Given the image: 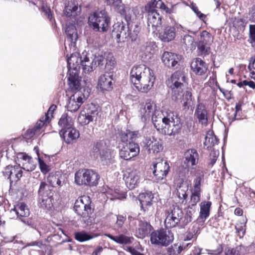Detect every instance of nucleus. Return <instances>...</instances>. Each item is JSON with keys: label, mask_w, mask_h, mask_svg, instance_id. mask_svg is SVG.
Masks as SVG:
<instances>
[{"label": "nucleus", "mask_w": 255, "mask_h": 255, "mask_svg": "<svg viewBox=\"0 0 255 255\" xmlns=\"http://www.w3.org/2000/svg\"><path fill=\"white\" fill-rule=\"evenodd\" d=\"M186 73L183 71L174 72L167 81V85L171 90L172 99L175 101L182 103L184 109H192L194 99L191 92L186 89L184 84L186 82Z\"/></svg>", "instance_id": "f257e3e1"}, {"label": "nucleus", "mask_w": 255, "mask_h": 255, "mask_svg": "<svg viewBox=\"0 0 255 255\" xmlns=\"http://www.w3.org/2000/svg\"><path fill=\"white\" fill-rule=\"evenodd\" d=\"M152 121L159 132L168 135L177 133L182 126L179 118L171 112H162L159 110L153 116Z\"/></svg>", "instance_id": "f03ea898"}, {"label": "nucleus", "mask_w": 255, "mask_h": 255, "mask_svg": "<svg viewBox=\"0 0 255 255\" xmlns=\"http://www.w3.org/2000/svg\"><path fill=\"white\" fill-rule=\"evenodd\" d=\"M130 79L138 91L147 93L153 87L155 77L149 68L145 65H139L131 69Z\"/></svg>", "instance_id": "7ed1b4c3"}, {"label": "nucleus", "mask_w": 255, "mask_h": 255, "mask_svg": "<svg viewBox=\"0 0 255 255\" xmlns=\"http://www.w3.org/2000/svg\"><path fill=\"white\" fill-rule=\"evenodd\" d=\"M82 54L79 53H72L71 56L67 58L69 76L68 80L69 84L72 89L77 90L80 87L84 86L83 83H86L88 87L91 85L89 82L87 83L85 80L80 81L79 77V71L80 68Z\"/></svg>", "instance_id": "20e7f679"}, {"label": "nucleus", "mask_w": 255, "mask_h": 255, "mask_svg": "<svg viewBox=\"0 0 255 255\" xmlns=\"http://www.w3.org/2000/svg\"><path fill=\"white\" fill-rule=\"evenodd\" d=\"M91 200L89 196H83L76 200L74 204L75 212L82 218V221L86 226L94 223V218L91 216L93 212Z\"/></svg>", "instance_id": "39448f33"}, {"label": "nucleus", "mask_w": 255, "mask_h": 255, "mask_svg": "<svg viewBox=\"0 0 255 255\" xmlns=\"http://www.w3.org/2000/svg\"><path fill=\"white\" fill-rule=\"evenodd\" d=\"M89 22L94 30L105 32L109 29L110 20L106 11L101 10L91 14L89 17Z\"/></svg>", "instance_id": "423d86ee"}, {"label": "nucleus", "mask_w": 255, "mask_h": 255, "mask_svg": "<svg viewBox=\"0 0 255 255\" xmlns=\"http://www.w3.org/2000/svg\"><path fill=\"white\" fill-rule=\"evenodd\" d=\"M99 179V175L93 170L81 169L75 174V182L78 185L96 186Z\"/></svg>", "instance_id": "0eeeda50"}, {"label": "nucleus", "mask_w": 255, "mask_h": 255, "mask_svg": "<svg viewBox=\"0 0 255 255\" xmlns=\"http://www.w3.org/2000/svg\"><path fill=\"white\" fill-rule=\"evenodd\" d=\"M38 195L40 206L43 208L50 209L53 206V193L50 186L45 182H41Z\"/></svg>", "instance_id": "6e6552de"}, {"label": "nucleus", "mask_w": 255, "mask_h": 255, "mask_svg": "<svg viewBox=\"0 0 255 255\" xmlns=\"http://www.w3.org/2000/svg\"><path fill=\"white\" fill-rule=\"evenodd\" d=\"M173 239V234L169 230H160L152 232L150 235L151 244L158 246H167Z\"/></svg>", "instance_id": "1a4fd4ad"}, {"label": "nucleus", "mask_w": 255, "mask_h": 255, "mask_svg": "<svg viewBox=\"0 0 255 255\" xmlns=\"http://www.w3.org/2000/svg\"><path fill=\"white\" fill-rule=\"evenodd\" d=\"M182 210L177 206H173L167 212V216L164 221L166 228H170L175 227L183 217Z\"/></svg>", "instance_id": "9d476101"}, {"label": "nucleus", "mask_w": 255, "mask_h": 255, "mask_svg": "<svg viewBox=\"0 0 255 255\" xmlns=\"http://www.w3.org/2000/svg\"><path fill=\"white\" fill-rule=\"evenodd\" d=\"M156 103L151 99H147L144 104L141 105L139 109V115L142 121H146L155 115L156 112H159Z\"/></svg>", "instance_id": "9b49d317"}, {"label": "nucleus", "mask_w": 255, "mask_h": 255, "mask_svg": "<svg viewBox=\"0 0 255 255\" xmlns=\"http://www.w3.org/2000/svg\"><path fill=\"white\" fill-rule=\"evenodd\" d=\"M139 153L138 144L133 142H129L124 145L119 150L120 157L126 160L136 156Z\"/></svg>", "instance_id": "f8f14e48"}, {"label": "nucleus", "mask_w": 255, "mask_h": 255, "mask_svg": "<svg viewBox=\"0 0 255 255\" xmlns=\"http://www.w3.org/2000/svg\"><path fill=\"white\" fill-rule=\"evenodd\" d=\"M108 4L110 5L121 14L125 15L127 21L130 20L132 17V13L135 15V9H131L129 7L126 6L122 3V0H106Z\"/></svg>", "instance_id": "ddd939ff"}, {"label": "nucleus", "mask_w": 255, "mask_h": 255, "mask_svg": "<svg viewBox=\"0 0 255 255\" xmlns=\"http://www.w3.org/2000/svg\"><path fill=\"white\" fill-rule=\"evenodd\" d=\"M154 175L157 180H160L164 179L168 172L169 166L166 161L162 159H156L153 162Z\"/></svg>", "instance_id": "4468645a"}, {"label": "nucleus", "mask_w": 255, "mask_h": 255, "mask_svg": "<svg viewBox=\"0 0 255 255\" xmlns=\"http://www.w3.org/2000/svg\"><path fill=\"white\" fill-rule=\"evenodd\" d=\"M128 188L132 189L136 187L142 180L140 172L136 169H128L125 174Z\"/></svg>", "instance_id": "2eb2a0df"}, {"label": "nucleus", "mask_w": 255, "mask_h": 255, "mask_svg": "<svg viewBox=\"0 0 255 255\" xmlns=\"http://www.w3.org/2000/svg\"><path fill=\"white\" fill-rule=\"evenodd\" d=\"M86 97L80 92H76L72 95L67 105V109L71 112L77 111L86 100Z\"/></svg>", "instance_id": "dca6fc26"}, {"label": "nucleus", "mask_w": 255, "mask_h": 255, "mask_svg": "<svg viewBox=\"0 0 255 255\" xmlns=\"http://www.w3.org/2000/svg\"><path fill=\"white\" fill-rule=\"evenodd\" d=\"M113 35L117 39V42H124L129 36L128 28L123 22H118L113 26Z\"/></svg>", "instance_id": "f3484780"}, {"label": "nucleus", "mask_w": 255, "mask_h": 255, "mask_svg": "<svg viewBox=\"0 0 255 255\" xmlns=\"http://www.w3.org/2000/svg\"><path fill=\"white\" fill-rule=\"evenodd\" d=\"M22 174V168L20 164L18 165H8L3 171V175L11 182H16L20 179Z\"/></svg>", "instance_id": "a211bd4d"}, {"label": "nucleus", "mask_w": 255, "mask_h": 255, "mask_svg": "<svg viewBox=\"0 0 255 255\" xmlns=\"http://www.w3.org/2000/svg\"><path fill=\"white\" fill-rule=\"evenodd\" d=\"M144 144V147L150 153H158L161 151L163 148L161 140L154 137L145 138Z\"/></svg>", "instance_id": "6ab92c4d"}, {"label": "nucleus", "mask_w": 255, "mask_h": 255, "mask_svg": "<svg viewBox=\"0 0 255 255\" xmlns=\"http://www.w3.org/2000/svg\"><path fill=\"white\" fill-rule=\"evenodd\" d=\"M59 133L67 144L75 142L80 136L79 131L73 127L64 130H61Z\"/></svg>", "instance_id": "aec40b11"}, {"label": "nucleus", "mask_w": 255, "mask_h": 255, "mask_svg": "<svg viewBox=\"0 0 255 255\" xmlns=\"http://www.w3.org/2000/svg\"><path fill=\"white\" fill-rule=\"evenodd\" d=\"M98 86L102 91H109L113 89V78L110 73L101 75L99 79Z\"/></svg>", "instance_id": "412c9836"}, {"label": "nucleus", "mask_w": 255, "mask_h": 255, "mask_svg": "<svg viewBox=\"0 0 255 255\" xmlns=\"http://www.w3.org/2000/svg\"><path fill=\"white\" fill-rule=\"evenodd\" d=\"M17 158L19 161L20 164L22 165V169L27 171H31L35 169L36 164L33 161L31 157L25 153H19L17 155Z\"/></svg>", "instance_id": "4be33fe9"}, {"label": "nucleus", "mask_w": 255, "mask_h": 255, "mask_svg": "<svg viewBox=\"0 0 255 255\" xmlns=\"http://www.w3.org/2000/svg\"><path fill=\"white\" fill-rule=\"evenodd\" d=\"M191 68L196 75L201 76L206 73L208 66L202 59L197 58L191 62Z\"/></svg>", "instance_id": "5701e85b"}, {"label": "nucleus", "mask_w": 255, "mask_h": 255, "mask_svg": "<svg viewBox=\"0 0 255 255\" xmlns=\"http://www.w3.org/2000/svg\"><path fill=\"white\" fill-rule=\"evenodd\" d=\"M80 10L76 0H69L65 4L64 12L68 17L75 16L80 13Z\"/></svg>", "instance_id": "b1692460"}, {"label": "nucleus", "mask_w": 255, "mask_h": 255, "mask_svg": "<svg viewBox=\"0 0 255 255\" xmlns=\"http://www.w3.org/2000/svg\"><path fill=\"white\" fill-rule=\"evenodd\" d=\"M90 54L87 52L84 51L82 53V58L81 59L80 67H82L83 71L85 73H89L93 71L94 64L93 59L90 58Z\"/></svg>", "instance_id": "393cba45"}, {"label": "nucleus", "mask_w": 255, "mask_h": 255, "mask_svg": "<svg viewBox=\"0 0 255 255\" xmlns=\"http://www.w3.org/2000/svg\"><path fill=\"white\" fill-rule=\"evenodd\" d=\"M153 195L151 192L142 193L139 195L141 207L144 212L148 211L151 208Z\"/></svg>", "instance_id": "a878e982"}, {"label": "nucleus", "mask_w": 255, "mask_h": 255, "mask_svg": "<svg viewBox=\"0 0 255 255\" xmlns=\"http://www.w3.org/2000/svg\"><path fill=\"white\" fill-rule=\"evenodd\" d=\"M162 62L168 67H174L179 60L177 55L169 52H164L161 57Z\"/></svg>", "instance_id": "bb28decb"}, {"label": "nucleus", "mask_w": 255, "mask_h": 255, "mask_svg": "<svg viewBox=\"0 0 255 255\" xmlns=\"http://www.w3.org/2000/svg\"><path fill=\"white\" fill-rule=\"evenodd\" d=\"M148 26H151L153 30L155 29L161 24V17L156 10H148Z\"/></svg>", "instance_id": "cd10ccee"}, {"label": "nucleus", "mask_w": 255, "mask_h": 255, "mask_svg": "<svg viewBox=\"0 0 255 255\" xmlns=\"http://www.w3.org/2000/svg\"><path fill=\"white\" fill-rule=\"evenodd\" d=\"M184 159V163L186 164L187 166H194L198 163L199 155L196 150L190 149L185 152Z\"/></svg>", "instance_id": "c85d7f7f"}, {"label": "nucleus", "mask_w": 255, "mask_h": 255, "mask_svg": "<svg viewBox=\"0 0 255 255\" xmlns=\"http://www.w3.org/2000/svg\"><path fill=\"white\" fill-rule=\"evenodd\" d=\"M195 115L197 117L199 122L204 126H206L208 123L207 111L205 106L203 104H198L195 111Z\"/></svg>", "instance_id": "c756f323"}, {"label": "nucleus", "mask_w": 255, "mask_h": 255, "mask_svg": "<svg viewBox=\"0 0 255 255\" xmlns=\"http://www.w3.org/2000/svg\"><path fill=\"white\" fill-rule=\"evenodd\" d=\"M175 28L173 26H166L163 31L160 33L159 37L164 42H169L175 37Z\"/></svg>", "instance_id": "7c9ffc66"}, {"label": "nucleus", "mask_w": 255, "mask_h": 255, "mask_svg": "<svg viewBox=\"0 0 255 255\" xmlns=\"http://www.w3.org/2000/svg\"><path fill=\"white\" fill-rule=\"evenodd\" d=\"M106 236L116 243L122 245L130 244L133 240L132 237H128L122 234L116 236L111 234H106Z\"/></svg>", "instance_id": "2f4dec72"}, {"label": "nucleus", "mask_w": 255, "mask_h": 255, "mask_svg": "<svg viewBox=\"0 0 255 255\" xmlns=\"http://www.w3.org/2000/svg\"><path fill=\"white\" fill-rule=\"evenodd\" d=\"M10 212H14L18 218L28 217L30 214L29 209L23 203L17 204L13 209L11 210Z\"/></svg>", "instance_id": "473e14b6"}, {"label": "nucleus", "mask_w": 255, "mask_h": 255, "mask_svg": "<svg viewBox=\"0 0 255 255\" xmlns=\"http://www.w3.org/2000/svg\"><path fill=\"white\" fill-rule=\"evenodd\" d=\"M139 227L136 231V236L139 238L145 237L150 230L151 226L146 222L138 221Z\"/></svg>", "instance_id": "72a5a7b5"}, {"label": "nucleus", "mask_w": 255, "mask_h": 255, "mask_svg": "<svg viewBox=\"0 0 255 255\" xmlns=\"http://www.w3.org/2000/svg\"><path fill=\"white\" fill-rule=\"evenodd\" d=\"M218 143V139L213 131H208L205 138V141L204 142V145L206 146L207 148H209L213 147L217 144Z\"/></svg>", "instance_id": "f704fd0d"}, {"label": "nucleus", "mask_w": 255, "mask_h": 255, "mask_svg": "<svg viewBox=\"0 0 255 255\" xmlns=\"http://www.w3.org/2000/svg\"><path fill=\"white\" fill-rule=\"evenodd\" d=\"M58 125L61 128V130H64L73 127V122L72 118L67 114H63L60 119Z\"/></svg>", "instance_id": "c9c22d12"}, {"label": "nucleus", "mask_w": 255, "mask_h": 255, "mask_svg": "<svg viewBox=\"0 0 255 255\" xmlns=\"http://www.w3.org/2000/svg\"><path fill=\"white\" fill-rule=\"evenodd\" d=\"M211 205V202H202L200 204V211L199 218L204 219V220L209 216L210 208Z\"/></svg>", "instance_id": "e433bc0d"}, {"label": "nucleus", "mask_w": 255, "mask_h": 255, "mask_svg": "<svg viewBox=\"0 0 255 255\" xmlns=\"http://www.w3.org/2000/svg\"><path fill=\"white\" fill-rule=\"evenodd\" d=\"M176 190L178 197L180 200H182L183 202L187 197V192L188 190V185L185 183H181L177 186Z\"/></svg>", "instance_id": "4c0bfd02"}, {"label": "nucleus", "mask_w": 255, "mask_h": 255, "mask_svg": "<svg viewBox=\"0 0 255 255\" xmlns=\"http://www.w3.org/2000/svg\"><path fill=\"white\" fill-rule=\"evenodd\" d=\"M66 32L68 40L71 42L75 43L78 38V34L75 26L73 25L68 26L66 29Z\"/></svg>", "instance_id": "58836bf2"}, {"label": "nucleus", "mask_w": 255, "mask_h": 255, "mask_svg": "<svg viewBox=\"0 0 255 255\" xmlns=\"http://www.w3.org/2000/svg\"><path fill=\"white\" fill-rule=\"evenodd\" d=\"M99 107L91 104L88 106L87 113L90 116L92 121H96L98 119L99 114Z\"/></svg>", "instance_id": "ea45409f"}, {"label": "nucleus", "mask_w": 255, "mask_h": 255, "mask_svg": "<svg viewBox=\"0 0 255 255\" xmlns=\"http://www.w3.org/2000/svg\"><path fill=\"white\" fill-rule=\"evenodd\" d=\"M90 116L85 111H81L78 118V122L82 125H87L90 122H93L90 118Z\"/></svg>", "instance_id": "a19ab883"}, {"label": "nucleus", "mask_w": 255, "mask_h": 255, "mask_svg": "<svg viewBox=\"0 0 255 255\" xmlns=\"http://www.w3.org/2000/svg\"><path fill=\"white\" fill-rule=\"evenodd\" d=\"M114 156L109 150H102L100 153V158L103 164H108L112 162Z\"/></svg>", "instance_id": "79ce46f5"}, {"label": "nucleus", "mask_w": 255, "mask_h": 255, "mask_svg": "<svg viewBox=\"0 0 255 255\" xmlns=\"http://www.w3.org/2000/svg\"><path fill=\"white\" fill-rule=\"evenodd\" d=\"M212 41L213 38L209 32L206 31H203L201 33L199 42L208 45L212 42Z\"/></svg>", "instance_id": "37998d69"}, {"label": "nucleus", "mask_w": 255, "mask_h": 255, "mask_svg": "<svg viewBox=\"0 0 255 255\" xmlns=\"http://www.w3.org/2000/svg\"><path fill=\"white\" fill-rule=\"evenodd\" d=\"M197 172L199 173V175L196 177L193 182V191L195 192V193L201 192V180L203 176L202 171L198 170Z\"/></svg>", "instance_id": "c03bdc74"}, {"label": "nucleus", "mask_w": 255, "mask_h": 255, "mask_svg": "<svg viewBox=\"0 0 255 255\" xmlns=\"http://www.w3.org/2000/svg\"><path fill=\"white\" fill-rule=\"evenodd\" d=\"M76 240L79 242H84L93 238V236L88 234L84 231L77 232L75 234Z\"/></svg>", "instance_id": "a18cd8bd"}, {"label": "nucleus", "mask_w": 255, "mask_h": 255, "mask_svg": "<svg viewBox=\"0 0 255 255\" xmlns=\"http://www.w3.org/2000/svg\"><path fill=\"white\" fill-rule=\"evenodd\" d=\"M102 144L100 142L96 143L91 152V155L95 158H97L100 153H102L101 150L102 149Z\"/></svg>", "instance_id": "49530a36"}, {"label": "nucleus", "mask_w": 255, "mask_h": 255, "mask_svg": "<svg viewBox=\"0 0 255 255\" xmlns=\"http://www.w3.org/2000/svg\"><path fill=\"white\" fill-rule=\"evenodd\" d=\"M200 192L195 193V192L193 191L192 193L190 201L189 202V206H194L196 205V204L200 201Z\"/></svg>", "instance_id": "de8ad7c7"}, {"label": "nucleus", "mask_w": 255, "mask_h": 255, "mask_svg": "<svg viewBox=\"0 0 255 255\" xmlns=\"http://www.w3.org/2000/svg\"><path fill=\"white\" fill-rule=\"evenodd\" d=\"M242 248L240 246L236 247L235 248H228L226 249V255H241V251Z\"/></svg>", "instance_id": "09e8293b"}, {"label": "nucleus", "mask_w": 255, "mask_h": 255, "mask_svg": "<svg viewBox=\"0 0 255 255\" xmlns=\"http://www.w3.org/2000/svg\"><path fill=\"white\" fill-rule=\"evenodd\" d=\"M44 117H42L37 122L35 127L33 128L34 134H37L38 131L41 129V128L49 121L47 120H44Z\"/></svg>", "instance_id": "8fccbe9b"}, {"label": "nucleus", "mask_w": 255, "mask_h": 255, "mask_svg": "<svg viewBox=\"0 0 255 255\" xmlns=\"http://www.w3.org/2000/svg\"><path fill=\"white\" fill-rule=\"evenodd\" d=\"M245 227V224H237L235 227L236 232L240 238H243L245 235L246 232Z\"/></svg>", "instance_id": "3c124183"}, {"label": "nucleus", "mask_w": 255, "mask_h": 255, "mask_svg": "<svg viewBox=\"0 0 255 255\" xmlns=\"http://www.w3.org/2000/svg\"><path fill=\"white\" fill-rule=\"evenodd\" d=\"M115 63L116 62L114 57L111 54H109L107 57L106 68L110 70L114 66Z\"/></svg>", "instance_id": "603ef678"}, {"label": "nucleus", "mask_w": 255, "mask_h": 255, "mask_svg": "<svg viewBox=\"0 0 255 255\" xmlns=\"http://www.w3.org/2000/svg\"><path fill=\"white\" fill-rule=\"evenodd\" d=\"M57 106L55 105H51L48 109L47 113L45 114V116H43L44 120H47L48 121L53 117V114L54 111L56 109Z\"/></svg>", "instance_id": "864d4df0"}, {"label": "nucleus", "mask_w": 255, "mask_h": 255, "mask_svg": "<svg viewBox=\"0 0 255 255\" xmlns=\"http://www.w3.org/2000/svg\"><path fill=\"white\" fill-rule=\"evenodd\" d=\"M194 41L193 37L189 35H185L182 39V43L186 46H192Z\"/></svg>", "instance_id": "5fc2aeb1"}, {"label": "nucleus", "mask_w": 255, "mask_h": 255, "mask_svg": "<svg viewBox=\"0 0 255 255\" xmlns=\"http://www.w3.org/2000/svg\"><path fill=\"white\" fill-rule=\"evenodd\" d=\"M233 25L238 29H241L245 26V23L242 18L235 17L233 21Z\"/></svg>", "instance_id": "6e6d98bb"}, {"label": "nucleus", "mask_w": 255, "mask_h": 255, "mask_svg": "<svg viewBox=\"0 0 255 255\" xmlns=\"http://www.w3.org/2000/svg\"><path fill=\"white\" fill-rule=\"evenodd\" d=\"M126 220V217L123 215H119L117 216V221L115 224V227L118 229L121 228Z\"/></svg>", "instance_id": "4d7b16f0"}, {"label": "nucleus", "mask_w": 255, "mask_h": 255, "mask_svg": "<svg viewBox=\"0 0 255 255\" xmlns=\"http://www.w3.org/2000/svg\"><path fill=\"white\" fill-rule=\"evenodd\" d=\"M38 162L41 171L46 174L50 170L49 167L40 158L38 157Z\"/></svg>", "instance_id": "13d9d810"}, {"label": "nucleus", "mask_w": 255, "mask_h": 255, "mask_svg": "<svg viewBox=\"0 0 255 255\" xmlns=\"http://www.w3.org/2000/svg\"><path fill=\"white\" fill-rule=\"evenodd\" d=\"M207 44L198 42L197 48L201 52V54H208L209 53V48L207 47Z\"/></svg>", "instance_id": "bf43d9fd"}, {"label": "nucleus", "mask_w": 255, "mask_h": 255, "mask_svg": "<svg viewBox=\"0 0 255 255\" xmlns=\"http://www.w3.org/2000/svg\"><path fill=\"white\" fill-rule=\"evenodd\" d=\"M161 0H151L147 6H146V8L147 9L148 7V10H156L155 8L159 6V2H161Z\"/></svg>", "instance_id": "052dcab7"}, {"label": "nucleus", "mask_w": 255, "mask_h": 255, "mask_svg": "<svg viewBox=\"0 0 255 255\" xmlns=\"http://www.w3.org/2000/svg\"><path fill=\"white\" fill-rule=\"evenodd\" d=\"M249 39L252 42L255 41V24L249 25Z\"/></svg>", "instance_id": "680f3d73"}, {"label": "nucleus", "mask_w": 255, "mask_h": 255, "mask_svg": "<svg viewBox=\"0 0 255 255\" xmlns=\"http://www.w3.org/2000/svg\"><path fill=\"white\" fill-rule=\"evenodd\" d=\"M113 197L111 198L112 200L113 199H122L126 198V195L124 193H120L119 191H115L114 193L112 194Z\"/></svg>", "instance_id": "e2e57ef3"}, {"label": "nucleus", "mask_w": 255, "mask_h": 255, "mask_svg": "<svg viewBox=\"0 0 255 255\" xmlns=\"http://www.w3.org/2000/svg\"><path fill=\"white\" fill-rule=\"evenodd\" d=\"M192 10L196 14L197 16L201 19L204 20L206 18V16L203 13H201L198 8V7L195 5L192 6Z\"/></svg>", "instance_id": "0e129e2a"}, {"label": "nucleus", "mask_w": 255, "mask_h": 255, "mask_svg": "<svg viewBox=\"0 0 255 255\" xmlns=\"http://www.w3.org/2000/svg\"><path fill=\"white\" fill-rule=\"evenodd\" d=\"M56 178L57 176L56 175L50 174L47 177V181L52 187H55Z\"/></svg>", "instance_id": "69168bd1"}, {"label": "nucleus", "mask_w": 255, "mask_h": 255, "mask_svg": "<svg viewBox=\"0 0 255 255\" xmlns=\"http://www.w3.org/2000/svg\"><path fill=\"white\" fill-rule=\"evenodd\" d=\"M206 251L207 252V254L209 255H217L220 254L222 252V249L221 248H218L216 250H206Z\"/></svg>", "instance_id": "338daca9"}, {"label": "nucleus", "mask_w": 255, "mask_h": 255, "mask_svg": "<svg viewBox=\"0 0 255 255\" xmlns=\"http://www.w3.org/2000/svg\"><path fill=\"white\" fill-rule=\"evenodd\" d=\"M140 31V27L137 26L135 25L134 27V28L133 31V33L131 34V38L133 39H135L136 36H137L138 34L139 33Z\"/></svg>", "instance_id": "774afa93"}]
</instances>
